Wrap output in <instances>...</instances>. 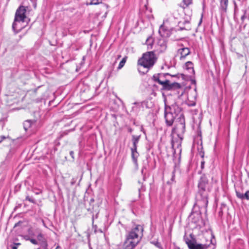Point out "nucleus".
<instances>
[{"label":"nucleus","mask_w":249,"mask_h":249,"mask_svg":"<svg viewBox=\"0 0 249 249\" xmlns=\"http://www.w3.org/2000/svg\"><path fill=\"white\" fill-rule=\"evenodd\" d=\"M32 122L30 120H27L24 122L23 124L24 128L25 130H27L29 127L31 126Z\"/></svg>","instance_id":"18"},{"label":"nucleus","mask_w":249,"mask_h":249,"mask_svg":"<svg viewBox=\"0 0 249 249\" xmlns=\"http://www.w3.org/2000/svg\"><path fill=\"white\" fill-rule=\"evenodd\" d=\"M144 169V167L142 168V173L143 172Z\"/></svg>","instance_id":"38"},{"label":"nucleus","mask_w":249,"mask_h":249,"mask_svg":"<svg viewBox=\"0 0 249 249\" xmlns=\"http://www.w3.org/2000/svg\"><path fill=\"white\" fill-rule=\"evenodd\" d=\"M160 46L161 47V51H163L166 50L167 45H166V44L164 42H163L162 43V44L160 45Z\"/></svg>","instance_id":"24"},{"label":"nucleus","mask_w":249,"mask_h":249,"mask_svg":"<svg viewBox=\"0 0 249 249\" xmlns=\"http://www.w3.org/2000/svg\"><path fill=\"white\" fill-rule=\"evenodd\" d=\"M204 164H205V161H201V169H203L204 168Z\"/></svg>","instance_id":"31"},{"label":"nucleus","mask_w":249,"mask_h":249,"mask_svg":"<svg viewBox=\"0 0 249 249\" xmlns=\"http://www.w3.org/2000/svg\"><path fill=\"white\" fill-rule=\"evenodd\" d=\"M34 92V93H36V89L35 90Z\"/></svg>","instance_id":"41"},{"label":"nucleus","mask_w":249,"mask_h":249,"mask_svg":"<svg viewBox=\"0 0 249 249\" xmlns=\"http://www.w3.org/2000/svg\"><path fill=\"white\" fill-rule=\"evenodd\" d=\"M184 240L186 243V244L188 245V248H189V245L193 243V241H191L190 239H189L188 237L184 236Z\"/></svg>","instance_id":"21"},{"label":"nucleus","mask_w":249,"mask_h":249,"mask_svg":"<svg viewBox=\"0 0 249 249\" xmlns=\"http://www.w3.org/2000/svg\"><path fill=\"white\" fill-rule=\"evenodd\" d=\"M26 9L24 6H20L16 12L14 21L12 25V28L13 31L17 33L21 30V28L18 26V24H20L21 22H24L26 21V17L25 13Z\"/></svg>","instance_id":"6"},{"label":"nucleus","mask_w":249,"mask_h":249,"mask_svg":"<svg viewBox=\"0 0 249 249\" xmlns=\"http://www.w3.org/2000/svg\"><path fill=\"white\" fill-rule=\"evenodd\" d=\"M181 17V14L178 10H174L169 15L168 18L163 21L159 29V33L163 37H168L171 35V31L173 29V25L178 22V26L181 30H187L189 27V22L186 20L178 21Z\"/></svg>","instance_id":"1"},{"label":"nucleus","mask_w":249,"mask_h":249,"mask_svg":"<svg viewBox=\"0 0 249 249\" xmlns=\"http://www.w3.org/2000/svg\"><path fill=\"white\" fill-rule=\"evenodd\" d=\"M30 0L33 1V2H35L36 0Z\"/></svg>","instance_id":"42"},{"label":"nucleus","mask_w":249,"mask_h":249,"mask_svg":"<svg viewBox=\"0 0 249 249\" xmlns=\"http://www.w3.org/2000/svg\"><path fill=\"white\" fill-rule=\"evenodd\" d=\"M236 195L237 197L241 200L246 199L249 200V190L246 191L244 194L239 191H236Z\"/></svg>","instance_id":"14"},{"label":"nucleus","mask_w":249,"mask_h":249,"mask_svg":"<svg viewBox=\"0 0 249 249\" xmlns=\"http://www.w3.org/2000/svg\"><path fill=\"white\" fill-rule=\"evenodd\" d=\"M94 202V199H90V202Z\"/></svg>","instance_id":"36"},{"label":"nucleus","mask_w":249,"mask_h":249,"mask_svg":"<svg viewBox=\"0 0 249 249\" xmlns=\"http://www.w3.org/2000/svg\"><path fill=\"white\" fill-rule=\"evenodd\" d=\"M185 68L187 71H188V72L190 73V76L192 75H194L195 74V71L194 69V66L193 64L191 61H188L185 63Z\"/></svg>","instance_id":"12"},{"label":"nucleus","mask_w":249,"mask_h":249,"mask_svg":"<svg viewBox=\"0 0 249 249\" xmlns=\"http://www.w3.org/2000/svg\"><path fill=\"white\" fill-rule=\"evenodd\" d=\"M0 138H1V140L0 141V143H1L3 140L5 139L6 137L4 136H1L0 137Z\"/></svg>","instance_id":"33"},{"label":"nucleus","mask_w":249,"mask_h":249,"mask_svg":"<svg viewBox=\"0 0 249 249\" xmlns=\"http://www.w3.org/2000/svg\"><path fill=\"white\" fill-rule=\"evenodd\" d=\"M185 131V121L183 115L181 114L177 119L174 127L173 128L172 132L176 134L178 137L182 140L183 135Z\"/></svg>","instance_id":"7"},{"label":"nucleus","mask_w":249,"mask_h":249,"mask_svg":"<svg viewBox=\"0 0 249 249\" xmlns=\"http://www.w3.org/2000/svg\"><path fill=\"white\" fill-rule=\"evenodd\" d=\"M208 203L207 193L203 194L201 192H198L196 201L194 206V209H196L197 207L199 209L204 208L206 209Z\"/></svg>","instance_id":"9"},{"label":"nucleus","mask_w":249,"mask_h":249,"mask_svg":"<svg viewBox=\"0 0 249 249\" xmlns=\"http://www.w3.org/2000/svg\"><path fill=\"white\" fill-rule=\"evenodd\" d=\"M208 183V180L205 175H203L199 182L198 187L199 188L198 192H201L202 193H207L205 191L206 186Z\"/></svg>","instance_id":"11"},{"label":"nucleus","mask_w":249,"mask_h":249,"mask_svg":"<svg viewBox=\"0 0 249 249\" xmlns=\"http://www.w3.org/2000/svg\"><path fill=\"white\" fill-rule=\"evenodd\" d=\"M70 155L71 156V157L74 159V152L72 151H70Z\"/></svg>","instance_id":"30"},{"label":"nucleus","mask_w":249,"mask_h":249,"mask_svg":"<svg viewBox=\"0 0 249 249\" xmlns=\"http://www.w3.org/2000/svg\"><path fill=\"white\" fill-rule=\"evenodd\" d=\"M132 129L131 128H129V132L131 133V132H132Z\"/></svg>","instance_id":"35"},{"label":"nucleus","mask_w":249,"mask_h":249,"mask_svg":"<svg viewBox=\"0 0 249 249\" xmlns=\"http://www.w3.org/2000/svg\"><path fill=\"white\" fill-rule=\"evenodd\" d=\"M156 60V58L153 52H148L143 53L138 61L139 66V71L142 74L146 73L153 66Z\"/></svg>","instance_id":"3"},{"label":"nucleus","mask_w":249,"mask_h":249,"mask_svg":"<svg viewBox=\"0 0 249 249\" xmlns=\"http://www.w3.org/2000/svg\"><path fill=\"white\" fill-rule=\"evenodd\" d=\"M192 0H183V5L182 6L183 8H185L187 7L192 3Z\"/></svg>","instance_id":"19"},{"label":"nucleus","mask_w":249,"mask_h":249,"mask_svg":"<svg viewBox=\"0 0 249 249\" xmlns=\"http://www.w3.org/2000/svg\"><path fill=\"white\" fill-rule=\"evenodd\" d=\"M77 179V178H72V179H71V185H74Z\"/></svg>","instance_id":"28"},{"label":"nucleus","mask_w":249,"mask_h":249,"mask_svg":"<svg viewBox=\"0 0 249 249\" xmlns=\"http://www.w3.org/2000/svg\"><path fill=\"white\" fill-rule=\"evenodd\" d=\"M201 157L202 158H203V157H204V153H203L201 155Z\"/></svg>","instance_id":"37"},{"label":"nucleus","mask_w":249,"mask_h":249,"mask_svg":"<svg viewBox=\"0 0 249 249\" xmlns=\"http://www.w3.org/2000/svg\"><path fill=\"white\" fill-rule=\"evenodd\" d=\"M26 200H28V201H29L30 202L33 203H35V200L31 198V197H30L29 196H27L26 197Z\"/></svg>","instance_id":"27"},{"label":"nucleus","mask_w":249,"mask_h":249,"mask_svg":"<svg viewBox=\"0 0 249 249\" xmlns=\"http://www.w3.org/2000/svg\"><path fill=\"white\" fill-rule=\"evenodd\" d=\"M196 215L197 216V218L199 219L201 217V213H200V212H194V211H193L192 213H191V216H192L193 215Z\"/></svg>","instance_id":"23"},{"label":"nucleus","mask_w":249,"mask_h":249,"mask_svg":"<svg viewBox=\"0 0 249 249\" xmlns=\"http://www.w3.org/2000/svg\"><path fill=\"white\" fill-rule=\"evenodd\" d=\"M169 75V74L167 73H160L154 75L152 78L155 81L157 82L160 84L162 85L164 89H166L171 90L172 89L180 88V85L178 83H171L168 79L163 80V79L165 78L166 76Z\"/></svg>","instance_id":"5"},{"label":"nucleus","mask_w":249,"mask_h":249,"mask_svg":"<svg viewBox=\"0 0 249 249\" xmlns=\"http://www.w3.org/2000/svg\"><path fill=\"white\" fill-rule=\"evenodd\" d=\"M125 62H126V58H123V59L120 62L119 66L118 67V69H122L124 65V64L125 63Z\"/></svg>","instance_id":"20"},{"label":"nucleus","mask_w":249,"mask_h":249,"mask_svg":"<svg viewBox=\"0 0 249 249\" xmlns=\"http://www.w3.org/2000/svg\"><path fill=\"white\" fill-rule=\"evenodd\" d=\"M181 111V107L176 103H174L171 106L165 104L164 118L166 124L171 126L176 117L180 113Z\"/></svg>","instance_id":"4"},{"label":"nucleus","mask_w":249,"mask_h":249,"mask_svg":"<svg viewBox=\"0 0 249 249\" xmlns=\"http://www.w3.org/2000/svg\"><path fill=\"white\" fill-rule=\"evenodd\" d=\"M89 1L88 2V3H87V4H89V5H92V4H94V5H96V4H98L99 3V0H89Z\"/></svg>","instance_id":"22"},{"label":"nucleus","mask_w":249,"mask_h":249,"mask_svg":"<svg viewBox=\"0 0 249 249\" xmlns=\"http://www.w3.org/2000/svg\"><path fill=\"white\" fill-rule=\"evenodd\" d=\"M190 50L189 48L182 47L178 50L176 56L178 57L180 60H183L190 54Z\"/></svg>","instance_id":"10"},{"label":"nucleus","mask_w":249,"mask_h":249,"mask_svg":"<svg viewBox=\"0 0 249 249\" xmlns=\"http://www.w3.org/2000/svg\"><path fill=\"white\" fill-rule=\"evenodd\" d=\"M12 249H17V247L16 246L12 247Z\"/></svg>","instance_id":"34"},{"label":"nucleus","mask_w":249,"mask_h":249,"mask_svg":"<svg viewBox=\"0 0 249 249\" xmlns=\"http://www.w3.org/2000/svg\"><path fill=\"white\" fill-rule=\"evenodd\" d=\"M187 105L189 107H193L196 105V102L194 101L191 102L189 101L187 103Z\"/></svg>","instance_id":"26"},{"label":"nucleus","mask_w":249,"mask_h":249,"mask_svg":"<svg viewBox=\"0 0 249 249\" xmlns=\"http://www.w3.org/2000/svg\"><path fill=\"white\" fill-rule=\"evenodd\" d=\"M246 13H245V12H244V15L241 17V20L242 21H243L244 20V19L246 18Z\"/></svg>","instance_id":"32"},{"label":"nucleus","mask_w":249,"mask_h":249,"mask_svg":"<svg viewBox=\"0 0 249 249\" xmlns=\"http://www.w3.org/2000/svg\"><path fill=\"white\" fill-rule=\"evenodd\" d=\"M24 22H21L20 24H18V26L19 27H20L21 28V29L24 28V27L25 26V25H22V24Z\"/></svg>","instance_id":"29"},{"label":"nucleus","mask_w":249,"mask_h":249,"mask_svg":"<svg viewBox=\"0 0 249 249\" xmlns=\"http://www.w3.org/2000/svg\"><path fill=\"white\" fill-rule=\"evenodd\" d=\"M208 248V245L206 244H196L193 242L189 245V249H205Z\"/></svg>","instance_id":"13"},{"label":"nucleus","mask_w":249,"mask_h":249,"mask_svg":"<svg viewBox=\"0 0 249 249\" xmlns=\"http://www.w3.org/2000/svg\"><path fill=\"white\" fill-rule=\"evenodd\" d=\"M228 4V0H220V9L223 12H226Z\"/></svg>","instance_id":"15"},{"label":"nucleus","mask_w":249,"mask_h":249,"mask_svg":"<svg viewBox=\"0 0 249 249\" xmlns=\"http://www.w3.org/2000/svg\"><path fill=\"white\" fill-rule=\"evenodd\" d=\"M134 104H137V103L136 102H135Z\"/></svg>","instance_id":"43"},{"label":"nucleus","mask_w":249,"mask_h":249,"mask_svg":"<svg viewBox=\"0 0 249 249\" xmlns=\"http://www.w3.org/2000/svg\"><path fill=\"white\" fill-rule=\"evenodd\" d=\"M37 239L39 241L41 242L44 245L45 248L47 247V244L46 243V240L43 234L41 233H38V234L37 235Z\"/></svg>","instance_id":"16"},{"label":"nucleus","mask_w":249,"mask_h":249,"mask_svg":"<svg viewBox=\"0 0 249 249\" xmlns=\"http://www.w3.org/2000/svg\"><path fill=\"white\" fill-rule=\"evenodd\" d=\"M239 0L241 2H243V1H245L246 0Z\"/></svg>","instance_id":"40"},{"label":"nucleus","mask_w":249,"mask_h":249,"mask_svg":"<svg viewBox=\"0 0 249 249\" xmlns=\"http://www.w3.org/2000/svg\"><path fill=\"white\" fill-rule=\"evenodd\" d=\"M132 141L133 145L131 147V157L135 164L137 165V159L139 154L137 151V145L141 138V135H132Z\"/></svg>","instance_id":"8"},{"label":"nucleus","mask_w":249,"mask_h":249,"mask_svg":"<svg viewBox=\"0 0 249 249\" xmlns=\"http://www.w3.org/2000/svg\"><path fill=\"white\" fill-rule=\"evenodd\" d=\"M143 228L140 225H137L132 228L126 235L124 244V249H133L140 242L143 236Z\"/></svg>","instance_id":"2"},{"label":"nucleus","mask_w":249,"mask_h":249,"mask_svg":"<svg viewBox=\"0 0 249 249\" xmlns=\"http://www.w3.org/2000/svg\"><path fill=\"white\" fill-rule=\"evenodd\" d=\"M60 247L59 246H57L55 248V249H59Z\"/></svg>","instance_id":"39"},{"label":"nucleus","mask_w":249,"mask_h":249,"mask_svg":"<svg viewBox=\"0 0 249 249\" xmlns=\"http://www.w3.org/2000/svg\"><path fill=\"white\" fill-rule=\"evenodd\" d=\"M154 42L153 38L152 37H149L146 40V44L147 45L148 49H150L152 48L153 44Z\"/></svg>","instance_id":"17"},{"label":"nucleus","mask_w":249,"mask_h":249,"mask_svg":"<svg viewBox=\"0 0 249 249\" xmlns=\"http://www.w3.org/2000/svg\"><path fill=\"white\" fill-rule=\"evenodd\" d=\"M27 240H29L32 244L34 245H37L38 244L37 241L36 239L32 238H28L27 239Z\"/></svg>","instance_id":"25"}]
</instances>
